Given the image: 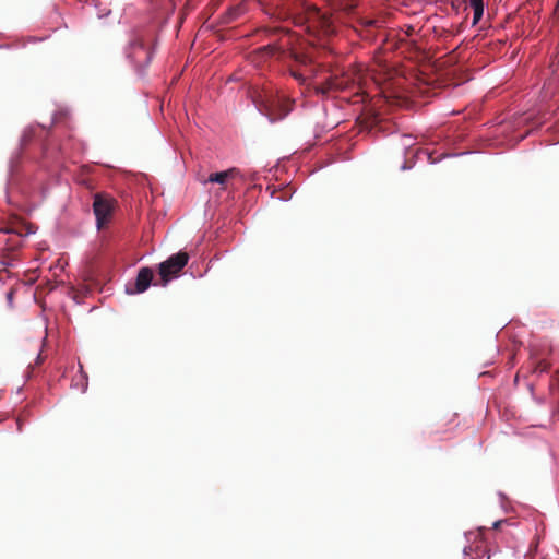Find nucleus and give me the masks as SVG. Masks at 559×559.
<instances>
[{
	"instance_id": "8",
	"label": "nucleus",
	"mask_w": 559,
	"mask_h": 559,
	"mask_svg": "<svg viewBox=\"0 0 559 559\" xmlns=\"http://www.w3.org/2000/svg\"><path fill=\"white\" fill-rule=\"evenodd\" d=\"M237 177H242V175L238 168L233 167L227 170L210 174L209 178L204 181V183L211 182V183H218V185L223 186L229 179H234Z\"/></svg>"
},
{
	"instance_id": "18",
	"label": "nucleus",
	"mask_w": 559,
	"mask_h": 559,
	"mask_svg": "<svg viewBox=\"0 0 559 559\" xmlns=\"http://www.w3.org/2000/svg\"><path fill=\"white\" fill-rule=\"evenodd\" d=\"M428 157L429 164H437L440 159L432 158V155L430 153H426Z\"/></svg>"
},
{
	"instance_id": "23",
	"label": "nucleus",
	"mask_w": 559,
	"mask_h": 559,
	"mask_svg": "<svg viewBox=\"0 0 559 559\" xmlns=\"http://www.w3.org/2000/svg\"><path fill=\"white\" fill-rule=\"evenodd\" d=\"M57 121V115H53L52 122Z\"/></svg>"
},
{
	"instance_id": "24",
	"label": "nucleus",
	"mask_w": 559,
	"mask_h": 559,
	"mask_svg": "<svg viewBox=\"0 0 559 559\" xmlns=\"http://www.w3.org/2000/svg\"><path fill=\"white\" fill-rule=\"evenodd\" d=\"M11 298H12V294H11V293H9V294H8V299H9V300H11Z\"/></svg>"
},
{
	"instance_id": "19",
	"label": "nucleus",
	"mask_w": 559,
	"mask_h": 559,
	"mask_svg": "<svg viewBox=\"0 0 559 559\" xmlns=\"http://www.w3.org/2000/svg\"><path fill=\"white\" fill-rule=\"evenodd\" d=\"M466 154H468V152L460 153V155H466ZM451 156H459V154H447V155H443V158L444 157H451Z\"/></svg>"
},
{
	"instance_id": "26",
	"label": "nucleus",
	"mask_w": 559,
	"mask_h": 559,
	"mask_svg": "<svg viewBox=\"0 0 559 559\" xmlns=\"http://www.w3.org/2000/svg\"><path fill=\"white\" fill-rule=\"evenodd\" d=\"M92 3H94V7H97V3H95V0H91Z\"/></svg>"
},
{
	"instance_id": "3",
	"label": "nucleus",
	"mask_w": 559,
	"mask_h": 559,
	"mask_svg": "<svg viewBox=\"0 0 559 559\" xmlns=\"http://www.w3.org/2000/svg\"><path fill=\"white\" fill-rule=\"evenodd\" d=\"M37 131L40 133H46V129L44 126H29L23 132L21 138V148H24L29 142L36 140L41 151V160L39 162V166L45 169H49L51 165L49 164L50 153L46 142L41 139V134L37 135Z\"/></svg>"
},
{
	"instance_id": "7",
	"label": "nucleus",
	"mask_w": 559,
	"mask_h": 559,
	"mask_svg": "<svg viewBox=\"0 0 559 559\" xmlns=\"http://www.w3.org/2000/svg\"><path fill=\"white\" fill-rule=\"evenodd\" d=\"M258 110L266 116L271 122L281 120L287 116L289 109L280 104L278 100H265L257 105Z\"/></svg>"
},
{
	"instance_id": "15",
	"label": "nucleus",
	"mask_w": 559,
	"mask_h": 559,
	"mask_svg": "<svg viewBox=\"0 0 559 559\" xmlns=\"http://www.w3.org/2000/svg\"><path fill=\"white\" fill-rule=\"evenodd\" d=\"M64 148L60 147L59 153H52L51 160L52 164H59V154H63Z\"/></svg>"
},
{
	"instance_id": "17",
	"label": "nucleus",
	"mask_w": 559,
	"mask_h": 559,
	"mask_svg": "<svg viewBox=\"0 0 559 559\" xmlns=\"http://www.w3.org/2000/svg\"><path fill=\"white\" fill-rule=\"evenodd\" d=\"M414 166V163L413 164H407L406 162H404L401 166V170H409L412 169Z\"/></svg>"
},
{
	"instance_id": "14",
	"label": "nucleus",
	"mask_w": 559,
	"mask_h": 559,
	"mask_svg": "<svg viewBox=\"0 0 559 559\" xmlns=\"http://www.w3.org/2000/svg\"><path fill=\"white\" fill-rule=\"evenodd\" d=\"M416 141L412 134H403L401 136V145L404 150V155L407 156L411 148L415 145Z\"/></svg>"
},
{
	"instance_id": "1",
	"label": "nucleus",
	"mask_w": 559,
	"mask_h": 559,
	"mask_svg": "<svg viewBox=\"0 0 559 559\" xmlns=\"http://www.w3.org/2000/svg\"><path fill=\"white\" fill-rule=\"evenodd\" d=\"M152 41V33L134 32L128 46L124 48L126 58L140 76L145 74V70L154 57L155 51L151 45Z\"/></svg>"
},
{
	"instance_id": "11",
	"label": "nucleus",
	"mask_w": 559,
	"mask_h": 559,
	"mask_svg": "<svg viewBox=\"0 0 559 559\" xmlns=\"http://www.w3.org/2000/svg\"><path fill=\"white\" fill-rule=\"evenodd\" d=\"M22 159L21 151H16L12 154L9 160V175L13 178L19 173V164Z\"/></svg>"
},
{
	"instance_id": "2",
	"label": "nucleus",
	"mask_w": 559,
	"mask_h": 559,
	"mask_svg": "<svg viewBox=\"0 0 559 559\" xmlns=\"http://www.w3.org/2000/svg\"><path fill=\"white\" fill-rule=\"evenodd\" d=\"M188 261L189 254L187 252L179 251L159 263L158 271L163 281L162 285L165 287L173 278H176L181 270L187 265Z\"/></svg>"
},
{
	"instance_id": "10",
	"label": "nucleus",
	"mask_w": 559,
	"mask_h": 559,
	"mask_svg": "<svg viewBox=\"0 0 559 559\" xmlns=\"http://www.w3.org/2000/svg\"><path fill=\"white\" fill-rule=\"evenodd\" d=\"M468 4L473 10L472 25H477L484 16V0H468Z\"/></svg>"
},
{
	"instance_id": "20",
	"label": "nucleus",
	"mask_w": 559,
	"mask_h": 559,
	"mask_svg": "<svg viewBox=\"0 0 559 559\" xmlns=\"http://www.w3.org/2000/svg\"><path fill=\"white\" fill-rule=\"evenodd\" d=\"M468 550H472V547L471 546H465L464 549H463V552L465 555H468Z\"/></svg>"
},
{
	"instance_id": "16",
	"label": "nucleus",
	"mask_w": 559,
	"mask_h": 559,
	"mask_svg": "<svg viewBox=\"0 0 559 559\" xmlns=\"http://www.w3.org/2000/svg\"><path fill=\"white\" fill-rule=\"evenodd\" d=\"M109 14H110V10H103V11H98V12H97V16H98L99 19L105 17V16H108Z\"/></svg>"
},
{
	"instance_id": "4",
	"label": "nucleus",
	"mask_w": 559,
	"mask_h": 559,
	"mask_svg": "<svg viewBox=\"0 0 559 559\" xmlns=\"http://www.w3.org/2000/svg\"><path fill=\"white\" fill-rule=\"evenodd\" d=\"M112 210L114 205L110 199L104 198L99 193L94 194L93 213L96 218V227L98 230L102 229V227L109 221Z\"/></svg>"
},
{
	"instance_id": "22",
	"label": "nucleus",
	"mask_w": 559,
	"mask_h": 559,
	"mask_svg": "<svg viewBox=\"0 0 559 559\" xmlns=\"http://www.w3.org/2000/svg\"><path fill=\"white\" fill-rule=\"evenodd\" d=\"M40 361H41V356H40V354H38L36 357V362L39 364Z\"/></svg>"
},
{
	"instance_id": "21",
	"label": "nucleus",
	"mask_w": 559,
	"mask_h": 559,
	"mask_svg": "<svg viewBox=\"0 0 559 559\" xmlns=\"http://www.w3.org/2000/svg\"><path fill=\"white\" fill-rule=\"evenodd\" d=\"M500 523H501V521H496V522H493L492 526H493L495 528H497V527L499 526V524H500Z\"/></svg>"
},
{
	"instance_id": "6",
	"label": "nucleus",
	"mask_w": 559,
	"mask_h": 559,
	"mask_svg": "<svg viewBox=\"0 0 559 559\" xmlns=\"http://www.w3.org/2000/svg\"><path fill=\"white\" fill-rule=\"evenodd\" d=\"M153 271L150 267H142L138 272L134 281H129L124 285V292L128 295L142 294L152 285Z\"/></svg>"
},
{
	"instance_id": "27",
	"label": "nucleus",
	"mask_w": 559,
	"mask_h": 559,
	"mask_svg": "<svg viewBox=\"0 0 559 559\" xmlns=\"http://www.w3.org/2000/svg\"><path fill=\"white\" fill-rule=\"evenodd\" d=\"M500 498L503 499L504 498V495L503 493H499Z\"/></svg>"
},
{
	"instance_id": "12",
	"label": "nucleus",
	"mask_w": 559,
	"mask_h": 559,
	"mask_svg": "<svg viewBox=\"0 0 559 559\" xmlns=\"http://www.w3.org/2000/svg\"><path fill=\"white\" fill-rule=\"evenodd\" d=\"M246 11H247V8L243 2L229 8L227 11L229 21H234V20L240 17L241 15H243L246 13Z\"/></svg>"
},
{
	"instance_id": "25",
	"label": "nucleus",
	"mask_w": 559,
	"mask_h": 559,
	"mask_svg": "<svg viewBox=\"0 0 559 559\" xmlns=\"http://www.w3.org/2000/svg\"><path fill=\"white\" fill-rule=\"evenodd\" d=\"M92 3H94V7H97V3H95V0H91Z\"/></svg>"
},
{
	"instance_id": "9",
	"label": "nucleus",
	"mask_w": 559,
	"mask_h": 559,
	"mask_svg": "<svg viewBox=\"0 0 559 559\" xmlns=\"http://www.w3.org/2000/svg\"><path fill=\"white\" fill-rule=\"evenodd\" d=\"M71 386L81 390L82 393L86 392L88 386V378L86 372L83 370V366L79 364V371L73 377Z\"/></svg>"
},
{
	"instance_id": "5",
	"label": "nucleus",
	"mask_w": 559,
	"mask_h": 559,
	"mask_svg": "<svg viewBox=\"0 0 559 559\" xmlns=\"http://www.w3.org/2000/svg\"><path fill=\"white\" fill-rule=\"evenodd\" d=\"M292 58L298 67L305 68L306 70L301 71L300 69L290 67L289 75L294 78L300 85H305L309 78L314 76V70L310 68L311 59L305 55H299L296 52L292 53Z\"/></svg>"
},
{
	"instance_id": "13",
	"label": "nucleus",
	"mask_w": 559,
	"mask_h": 559,
	"mask_svg": "<svg viewBox=\"0 0 559 559\" xmlns=\"http://www.w3.org/2000/svg\"><path fill=\"white\" fill-rule=\"evenodd\" d=\"M281 50V48L275 45V44H269V45H265L261 48H259V53L262 55L263 58H271L273 56H275L276 53H278Z\"/></svg>"
}]
</instances>
